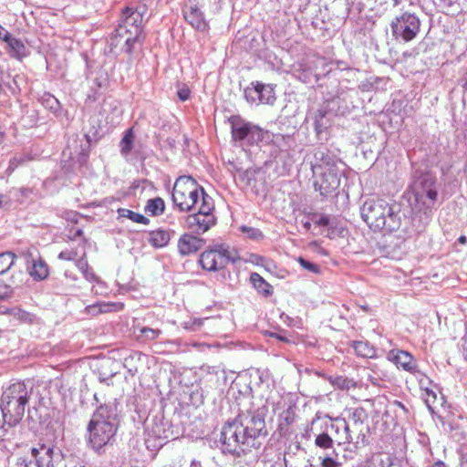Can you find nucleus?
Segmentation results:
<instances>
[{"mask_svg": "<svg viewBox=\"0 0 467 467\" xmlns=\"http://www.w3.org/2000/svg\"><path fill=\"white\" fill-rule=\"evenodd\" d=\"M76 266L81 273H83L85 270H87V268L89 267L85 254L81 258L76 261Z\"/></svg>", "mask_w": 467, "mask_h": 467, "instance_id": "8fccbe9b", "label": "nucleus"}, {"mask_svg": "<svg viewBox=\"0 0 467 467\" xmlns=\"http://www.w3.org/2000/svg\"><path fill=\"white\" fill-rule=\"evenodd\" d=\"M98 305L99 307V312H100V314L118 312L124 308V304L120 302H98Z\"/></svg>", "mask_w": 467, "mask_h": 467, "instance_id": "72a5a7b5", "label": "nucleus"}, {"mask_svg": "<svg viewBox=\"0 0 467 467\" xmlns=\"http://www.w3.org/2000/svg\"><path fill=\"white\" fill-rule=\"evenodd\" d=\"M136 330L139 332L137 337L142 341H152L159 337L161 334V329L150 328L148 327H138Z\"/></svg>", "mask_w": 467, "mask_h": 467, "instance_id": "c756f323", "label": "nucleus"}, {"mask_svg": "<svg viewBox=\"0 0 467 467\" xmlns=\"http://www.w3.org/2000/svg\"><path fill=\"white\" fill-rule=\"evenodd\" d=\"M171 240L170 231L157 229L150 233L149 243L155 248L165 247Z\"/></svg>", "mask_w": 467, "mask_h": 467, "instance_id": "5701e85b", "label": "nucleus"}, {"mask_svg": "<svg viewBox=\"0 0 467 467\" xmlns=\"http://www.w3.org/2000/svg\"><path fill=\"white\" fill-rule=\"evenodd\" d=\"M420 396L429 409L437 401V392L431 386H420Z\"/></svg>", "mask_w": 467, "mask_h": 467, "instance_id": "7c9ffc66", "label": "nucleus"}, {"mask_svg": "<svg viewBox=\"0 0 467 467\" xmlns=\"http://www.w3.org/2000/svg\"><path fill=\"white\" fill-rule=\"evenodd\" d=\"M462 353H463L464 358L467 361V336H465L462 338Z\"/></svg>", "mask_w": 467, "mask_h": 467, "instance_id": "5fc2aeb1", "label": "nucleus"}, {"mask_svg": "<svg viewBox=\"0 0 467 467\" xmlns=\"http://www.w3.org/2000/svg\"><path fill=\"white\" fill-rule=\"evenodd\" d=\"M214 203L210 196H203V201L196 213L190 214L185 219V228L194 234H203L216 223L213 214Z\"/></svg>", "mask_w": 467, "mask_h": 467, "instance_id": "1a4fd4ad", "label": "nucleus"}, {"mask_svg": "<svg viewBox=\"0 0 467 467\" xmlns=\"http://www.w3.org/2000/svg\"><path fill=\"white\" fill-rule=\"evenodd\" d=\"M353 348L356 354L362 358H372L376 356V349L368 342L355 341L353 343Z\"/></svg>", "mask_w": 467, "mask_h": 467, "instance_id": "393cba45", "label": "nucleus"}, {"mask_svg": "<svg viewBox=\"0 0 467 467\" xmlns=\"http://www.w3.org/2000/svg\"><path fill=\"white\" fill-rule=\"evenodd\" d=\"M361 216L370 228L395 232L400 229V222L395 217L383 219L386 213H390L389 202L381 198L368 199L362 205Z\"/></svg>", "mask_w": 467, "mask_h": 467, "instance_id": "39448f33", "label": "nucleus"}, {"mask_svg": "<svg viewBox=\"0 0 467 467\" xmlns=\"http://www.w3.org/2000/svg\"><path fill=\"white\" fill-rule=\"evenodd\" d=\"M241 231L253 240H260L264 237L263 233L257 228L242 226Z\"/></svg>", "mask_w": 467, "mask_h": 467, "instance_id": "58836bf2", "label": "nucleus"}, {"mask_svg": "<svg viewBox=\"0 0 467 467\" xmlns=\"http://www.w3.org/2000/svg\"><path fill=\"white\" fill-rule=\"evenodd\" d=\"M313 172L316 176L315 186L322 195H327L339 187L342 171L330 156L322 153L320 162L313 165Z\"/></svg>", "mask_w": 467, "mask_h": 467, "instance_id": "0eeeda50", "label": "nucleus"}, {"mask_svg": "<svg viewBox=\"0 0 467 467\" xmlns=\"http://www.w3.org/2000/svg\"><path fill=\"white\" fill-rule=\"evenodd\" d=\"M5 425L6 424H0V438L4 437L6 433V429H5Z\"/></svg>", "mask_w": 467, "mask_h": 467, "instance_id": "4d7b16f0", "label": "nucleus"}, {"mask_svg": "<svg viewBox=\"0 0 467 467\" xmlns=\"http://www.w3.org/2000/svg\"><path fill=\"white\" fill-rule=\"evenodd\" d=\"M462 88L464 89H467V73L465 74V77H464V79H463Z\"/></svg>", "mask_w": 467, "mask_h": 467, "instance_id": "e2e57ef3", "label": "nucleus"}, {"mask_svg": "<svg viewBox=\"0 0 467 467\" xmlns=\"http://www.w3.org/2000/svg\"><path fill=\"white\" fill-rule=\"evenodd\" d=\"M134 139H135V135H134L133 129L132 128L128 129L125 131L124 136L119 142L120 153L122 156L126 157L130 153V151L133 148Z\"/></svg>", "mask_w": 467, "mask_h": 467, "instance_id": "a878e982", "label": "nucleus"}, {"mask_svg": "<svg viewBox=\"0 0 467 467\" xmlns=\"http://www.w3.org/2000/svg\"><path fill=\"white\" fill-rule=\"evenodd\" d=\"M185 20L196 30L205 32L209 25L203 17L202 12L197 6H190L184 11Z\"/></svg>", "mask_w": 467, "mask_h": 467, "instance_id": "412c9836", "label": "nucleus"}, {"mask_svg": "<svg viewBox=\"0 0 467 467\" xmlns=\"http://www.w3.org/2000/svg\"><path fill=\"white\" fill-rule=\"evenodd\" d=\"M333 431H334L336 432V434L337 435V442H338V441H339V437H340V435H341V433H342V430H338V431H337V430H333Z\"/></svg>", "mask_w": 467, "mask_h": 467, "instance_id": "0e129e2a", "label": "nucleus"}, {"mask_svg": "<svg viewBox=\"0 0 467 467\" xmlns=\"http://www.w3.org/2000/svg\"><path fill=\"white\" fill-rule=\"evenodd\" d=\"M409 202L417 213L431 210L438 197L436 178L429 172H416L410 185Z\"/></svg>", "mask_w": 467, "mask_h": 467, "instance_id": "f03ea898", "label": "nucleus"}, {"mask_svg": "<svg viewBox=\"0 0 467 467\" xmlns=\"http://www.w3.org/2000/svg\"><path fill=\"white\" fill-rule=\"evenodd\" d=\"M249 261L256 265H265V263H267V260L264 256L255 254L250 255Z\"/></svg>", "mask_w": 467, "mask_h": 467, "instance_id": "09e8293b", "label": "nucleus"}, {"mask_svg": "<svg viewBox=\"0 0 467 467\" xmlns=\"http://www.w3.org/2000/svg\"><path fill=\"white\" fill-rule=\"evenodd\" d=\"M432 467H447L442 462H437Z\"/></svg>", "mask_w": 467, "mask_h": 467, "instance_id": "680f3d73", "label": "nucleus"}, {"mask_svg": "<svg viewBox=\"0 0 467 467\" xmlns=\"http://www.w3.org/2000/svg\"><path fill=\"white\" fill-rule=\"evenodd\" d=\"M221 441L223 452L238 457L258 449L262 443L255 441L254 436L248 434L235 419L223 427Z\"/></svg>", "mask_w": 467, "mask_h": 467, "instance_id": "20e7f679", "label": "nucleus"}, {"mask_svg": "<svg viewBox=\"0 0 467 467\" xmlns=\"http://www.w3.org/2000/svg\"><path fill=\"white\" fill-rule=\"evenodd\" d=\"M250 281L254 288L262 296L267 297L273 294V286L266 282L259 274L252 273Z\"/></svg>", "mask_w": 467, "mask_h": 467, "instance_id": "b1692460", "label": "nucleus"}, {"mask_svg": "<svg viewBox=\"0 0 467 467\" xmlns=\"http://www.w3.org/2000/svg\"><path fill=\"white\" fill-rule=\"evenodd\" d=\"M82 274L88 281H92V282L99 281V277L95 275V273L89 267L87 268V270H85Z\"/></svg>", "mask_w": 467, "mask_h": 467, "instance_id": "3c124183", "label": "nucleus"}, {"mask_svg": "<svg viewBox=\"0 0 467 467\" xmlns=\"http://www.w3.org/2000/svg\"><path fill=\"white\" fill-rule=\"evenodd\" d=\"M16 256L14 253L4 252L0 254V276L7 273L15 265Z\"/></svg>", "mask_w": 467, "mask_h": 467, "instance_id": "c85d7f7f", "label": "nucleus"}, {"mask_svg": "<svg viewBox=\"0 0 467 467\" xmlns=\"http://www.w3.org/2000/svg\"><path fill=\"white\" fill-rule=\"evenodd\" d=\"M78 254L75 250H65L59 253L58 258L66 261L75 260Z\"/></svg>", "mask_w": 467, "mask_h": 467, "instance_id": "49530a36", "label": "nucleus"}, {"mask_svg": "<svg viewBox=\"0 0 467 467\" xmlns=\"http://www.w3.org/2000/svg\"><path fill=\"white\" fill-rule=\"evenodd\" d=\"M460 417L453 415L448 416L441 420V426L444 431L453 432L460 429Z\"/></svg>", "mask_w": 467, "mask_h": 467, "instance_id": "2f4dec72", "label": "nucleus"}, {"mask_svg": "<svg viewBox=\"0 0 467 467\" xmlns=\"http://www.w3.org/2000/svg\"><path fill=\"white\" fill-rule=\"evenodd\" d=\"M331 430H342V433L339 437L338 444H346L350 442H358L359 440L365 438L363 433V425H354L353 423H348L343 418H336L330 426Z\"/></svg>", "mask_w": 467, "mask_h": 467, "instance_id": "2eb2a0df", "label": "nucleus"}, {"mask_svg": "<svg viewBox=\"0 0 467 467\" xmlns=\"http://www.w3.org/2000/svg\"><path fill=\"white\" fill-rule=\"evenodd\" d=\"M146 13L145 4H139L136 7L128 6L122 12L121 22L115 30V37L124 40L123 49L128 54H131L134 45L140 41L143 16Z\"/></svg>", "mask_w": 467, "mask_h": 467, "instance_id": "7ed1b4c3", "label": "nucleus"}, {"mask_svg": "<svg viewBox=\"0 0 467 467\" xmlns=\"http://www.w3.org/2000/svg\"><path fill=\"white\" fill-rule=\"evenodd\" d=\"M311 222L317 226H327L329 224V217L326 214L313 213Z\"/></svg>", "mask_w": 467, "mask_h": 467, "instance_id": "a19ab883", "label": "nucleus"}, {"mask_svg": "<svg viewBox=\"0 0 467 467\" xmlns=\"http://www.w3.org/2000/svg\"><path fill=\"white\" fill-rule=\"evenodd\" d=\"M390 27L395 39L409 42L414 39L420 32V21L414 14L404 12L392 20Z\"/></svg>", "mask_w": 467, "mask_h": 467, "instance_id": "f8f14e48", "label": "nucleus"}, {"mask_svg": "<svg viewBox=\"0 0 467 467\" xmlns=\"http://www.w3.org/2000/svg\"><path fill=\"white\" fill-rule=\"evenodd\" d=\"M31 392L32 387H28L25 381H16L3 392L1 402L27 404Z\"/></svg>", "mask_w": 467, "mask_h": 467, "instance_id": "dca6fc26", "label": "nucleus"}, {"mask_svg": "<svg viewBox=\"0 0 467 467\" xmlns=\"http://www.w3.org/2000/svg\"><path fill=\"white\" fill-rule=\"evenodd\" d=\"M31 454L37 467H64L61 453L53 446L38 444L31 449Z\"/></svg>", "mask_w": 467, "mask_h": 467, "instance_id": "ddd939ff", "label": "nucleus"}, {"mask_svg": "<svg viewBox=\"0 0 467 467\" xmlns=\"http://www.w3.org/2000/svg\"><path fill=\"white\" fill-rule=\"evenodd\" d=\"M321 467H341L342 463L340 462H337L332 457L325 456L321 458Z\"/></svg>", "mask_w": 467, "mask_h": 467, "instance_id": "37998d69", "label": "nucleus"}, {"mask_svg": "<svg viewBox=\"0 0 467 467\" xmlns=\"http://www.w3.org/2000/svg\"><path fill=\"white\" fill-rule=\"evenodd\" d=\"M65 275H66L67 277H71L72 279L76 280V277H75V276H73L72 275H70L68 271H66V272H65Z\"/></svg>", "mask_w": 467, "mask_h": 467, "instance_id": "69168bd1", "label": "nucleus"}, {"mask_svg": "<svg viewBox=\"0 0 467 467\" xmlns=\"http://www.w3.org/2000/svg\"><path fill=\"white\" fill-rule=\"evenodd\" d=\"M26 161V158L25 157H22V156H15L13 157L10 161H9V166L7 168V171L12 172L13 171H15V169H16L19 165H21L22 163H24Z\"/></svg>", "mask_w": 467, "mask_h": 467, "instance_id": "a18cd8bd", "label": "nucleus"}, {"mask_svg": "<svg viewBox=\"0 0 467 467\" xmlns=\"http://www.w3.org/2000/svg\"><path fill=\"white\" fill-rule=\"evenodd\" d=\"M13 294V288L11 285L0 282V300H4L5 298H8Z\"/></svg>", "mask_w": 467, "mask_h": 467, "instance_id": "c03bdc74", "label": "nucleus"}, {"mask_svg": "<svg viewBox=\"0 0 467 467\" xmlns=\"http://www.w3.org/2000/svg\"><path fill=\"white\" fill-rule=\"evenodd\" d=\"M327 112L325 110H318L315 117V129L317 133L323 132L327 129V123H324V119Z\"/></svg>", "mask_w": 467, "mask_h": 467, "instance_id": "4c0bfd02", "label": "nucleus"}, {"mask_svg": "<svg viewBox=\"0 0 467 467\" xmlns=\"http://www.w3.org/2000/svg\"><path fill=\"white\" fill-rule=\"evenodd\" d=\"M209 196L195 180L189 176L179 177L173 186L172 202L181 212H189Z\"/></svg>", "mask_w": 467, "mask_h": 467, "instance_id": "423d86ee", "label": "nucleus"}, {"mask_svg": "<svg viewBox=\"0 0 467 467\" xmlns=\"http://www.w3.org/2000/svg\"><path fill=\"white\" fill-rule=\"evenodd\" d=\"M244 97L250 103L273 104L275 101V88L270 84L253 82L244 89Z\"/></svg>", "mask_w": 467, "mask_h": 467, "instance_id": "4468645a", "label": "nucleus"}, {"mask_svg": "<svg viewBox=\"0 0 467 467\" xmlns=\"http://www.w3.org/2000/svg\"><path fill=\"white\" fill-rule=\"evenodd\" d=\"M165 209L164 201L160 198L150 199L145 206V211L151 216H158L163 213Z\"/></svg>", "mask_w": 467, "mask_h": 467, "instance_id": "bb28decb", "label": "nucleus"}, {"mask_svg": "<svg viewBox=\"0 0 467 467\" xmlns=\"http://www.w3.org/2000/svg\"><path fill=\"white\" fill-rule=\"evenodd\" d=\"M31 257V267L28 269L30 276L36 281L45 280L49 275V268L47 264L40 257H34L31 249H28L26 254Z\"/></svg>", "mask_w": 467, "mask_h": 467, "instance_id": "aec40b11", "label": "nucleus"}, {"mask_svg": "<svg viewBox=\"0 0 467 467\" xmlns=\"http://www.w3.org/2000/svg\"><path fill=\"white\" fill-rule=\"evenodd\" d=\"M10 315L14 319L21 323H32L35 319V316L21 308H13L10 310Z\"/></svg>", "mask_w": 467, "mask_h": 467, "instance_id": "473e14b6", "label": "nucleus"}, {"mask_svg": "<svg viewBox=\"0 0 467 467\" xmlns=\"http://www.w3.org/2000/svg\"><path fill=\"white\" fill-rule=\"evenodd\" d=\"M11 36L12 35L3 26L0 25V40H3L6 43Z\"/></svg>", "mask_w": 467, "mask_h": 467, "instance_id": "864d4df0", "label": "nucleus"}, {"mask_svg": "<svg viewBox=\"0 0 467 467\" xmlns=\"http://www.w3.org/2000/svg\"><path fill=\"white\" fill-rule=\"evenodd\" d=\"M375 461L379 467H392L395 462V457L390 453H379L377 455Z\"/></svg>", "mask_w": 467, "mask_h": 467, "instance_id": "c9c22d12", "label": "nucleus"}, {"mask_svg": "<svg viewBox=\"0 0 467 467\" xmlns=\"http://www.w3.org/2000/svg\"><path fill=\"white\" fill-rule=\"evenodd\" d=\"M237 260L239 256L234 249L226 244H218L207 248L200 254L199 264L205 271L217 272Z\"/></svg>", "mask_w": 467, "mask_h": 467, "instance_id": "6e6552de", "label": "nucleus"}, {"mask_svg": "<svg viewBox=\"0 0 467 467\" xmlns=\"http://www.w3.org/2000/svg\"><path fill=\"white\" fill-rule=\"evenodd\" d=\"M118 431V412L115 404L100 405L88 424V446L98 454L113 445Z\"/></svg>", "mask_w": 467, "mask_h": 467, "instance_id": "f257e3e1", "label": "nucleus"}, {"mask_svg": "<svg viewBox=\"0 0 467 467\" xmlns=\"http://www.w3.org/2000/svg\"><path fill=\"white\" fill-rule=\"evenodd\" d=\"M229 122L233 140L241 142L242 145L252 146L264 140V130L258 126L245 121L240 116H232Z\"/></svg>", "mask_w": 467, "mask_h": 467, "instance_id": "9b49d317", "label": "nucleus"}, {"mask_svg": "<svg viewBox=\"0 0 467 467\" xmlns=\"http://www.w3.org/2000/svg\"><path fill=\"white\" fill-rule=\"evenodd\" d=\"M386 358L398 368H401L412 374L417 371V362L413 356L408 351L401 349H391L387 353Z\"/></svg>", "mask_w": 467, "mask_h": 467, "instance_id": "f3484780", "label": "nucleus"}, {"mask_svg": "<svg viewBox=\"0 0 467 467\" xmlns=\"http://www.w3.org/2000/svg\"><path fill=\"white\" fill-rule=\"evenodd\" d=\"M316 343H317V340H316V339H314L313 341H309L307 344H308L309 346H313V347H314V346H316Z\"/></svg>", "mask_w": 467, "mask_h": 467, "instance_id": "338daca9", "label": "nucleus"}, {"mask_svg": "<svg viewBox=\"0 0 467 467\" xmlns=\"http://www.w3.org/2000/svg\"><path fill=\"white\" fill-rule=\"evenodd\" d=\"M190 467H202V463L199 461L192 460Z\"/></svg>", "mask_w": 467, "mask_h": 467, "instance_id": "13d9d810", "label": "nucleus"}, {"mask_svg": "<svg viewBox=\"0 0 467 467\" xmlns=\"http://www.w3.org/2000/svg\"><path fill=\"white\" fill-rule=\"evenodd\" d=\"M458 243H460L461 244H465L467 243V237L465 235H461L458 238Z\"/></svg>", "mask_w": 467, "mask_h": 467, "instance_id": "bf43d9fd", "label": "nucleus"}, {"mask_svg": "<svg viewBox=\"0 0 467 467\" xmlns=\"http://www.w3.org/2000/svg\"><path fill=\"white\" fill-rule=\"evenodd\" d=\"M4 139V133L2 131H0V142L3 140Z\"/></svg>", "mask_w": 467, "mask_h": 467, "instance_id": "774afa93", "label": "nucleus"}, {"mask_svg": "<svg viewBox=\"0 0 467 467\" xmlns=\"http://www.w3.org/2000/svg\"><path fill=\"white\" fill-rule=\"evenodd\" d=\"M21 402H1V411L3 420L8 427H14L17 425L25 415L26 406Z\"/></svg>", "mask_w": 467, "mask_h": 467, "instance_id": "a211bd4d", "label": "nucleus"}, {"mask_svg": "<svg viewBox=\"0 0 467 467\" xmlns=\"http://www.w3.org/2000/svg\"><path fill=\"white\" fill-rule=\"evenodd\" d=\"M389 208L390 209V213H386L383 215V219H389L390 217H395L400 222V227L401 226V216L400 215V209L395 202H389Z\"/></svg>", "mask_w": 467, "mask_h": 467, "instance_id": "ea45409f", "label": "nucleus"}, {"mask_svg": "<svg viewBox=\"0 0 467 467\" xmlns=\"http://www.w3.org/2000/svg\"><path fill=\"white\" fill-rule=\"evenodd\" d=\"M99 305L97 302L93 305L87 306L85 308V312L88 315L97 316V315L100 314V312H99Z\"/></svg>", "mask_w": 467, "mask_h": 467, "instance_id": "603ef678", "label": "nucleus"}, {"mask_svg": "<svg viewBox=\"0 0 467 467\" xmlns=\"http://www.w3.org/2000/svg\"><path fill=\"white\" fill-rule=\"evenodd\" d=\"M298 263L300 264V265L303 268H305V269H306V270H308V271H310L312 273L317 274L320 271V268H319V266L317 265L313 264V263H311V262H309V261H307V260H306V259H304L302 257L298 258Z\"/></svg>", "mask_w": 467, "mask_h": 467, "instance_id": "79ce46f5", "label": "nucleus"}, {"mask_svg": "<svg viewBox=\"0 0 467 467\" xmlns=\"http://www.w3.org/2000/svg\"><path fill=\"white\" fill-rule=\"evenodd\" d=\"M366 418V411L362 408H356L349 414L347 422L353 423L354 425H363Z\"/></svg>", "mask_w": 467, "mask_h": 467, "instance_id": "f704fd0d", "label": "nucleus"}, {"mask_svg": "<svg viewBox=\"0 0 467 467\" xmlns=\"http://www.w3.org/2000/svg\"><path fill=\"white\" fill-rule=\"evenodd\" d=\"M267 410L265 406L254 407L251 405L245 410H240L235 420L242 424L244 431L254 436L255 441L261 442V440L267 435L265 427V416Z\"/></svg>", "mask_w": 467, "mask_h": 467, "instance_id": "9d476101", "label": "nucleus"}, {"mask_svg": "<svg viewBox=\"0 0 467 467\" xmlns=\"http://www.w3.org/2000/svg\"><path fill=\"white\" fill-rule=\"evenodd\" d=\"M205 244L204 239L192 234H183L178 240L177 247L181 255L186 256L198 252Z\"/></svg>", "mask_w": 467, "mask_h": 467, "instance_id": "6ab92c4d", "label": "nucleus"}, {"mask_svg": "<svg viewBox=\"0 0 467 467\" xmlns=\"http://www.w3.org/2000/svg\"><path fill=\"white\" fill-rule=\"evenodd\" d=\"M317 446L322 449H329L333 446V440L327 433H322L317 436L315 440Z\"/></svg>", "mask_w": 467, "mask_h": 467, "instance_id": "e433bc0d", "label": "nucleus"}, {"mask_svg": "<svg viewBox=\"0 0 467 467\" xmlns=\"http://www.w3.org/2000/svg\"><path fill=\"white\" fill-rule=\"evenodd\" d=\"M7 44V53L10 57L22 60L26 57V47L22 40L14 37L13 36L6 42Z\"/></svg>", "mask_w": 467, "mask_h": 467, "instance_id": "4be33fe9", "label": "nucleus"}, {"mask_svg": "<svg viewBox=\"0 0 467 467\" xmlns=\"http://www.w3.org/2000/svg\"><path fill=\"white\" fill-rule=\"evenodd\" d=\"M311 223H312V222L307 221V222L303 223V226L305 227L306 230L308 231L311 228Z\"/></svg>", "mask_w": 467, "mask_h": 467, "instance_id": "052dcab7", "label": "nucleus"}, {"mask_svg": "<svg viewBox=\"0 0 467 467\" xmlns=\"http://www.w3.org/2000/svg\"><path fill=\"white\" fill-rule=\"evenodd\" d=\"M119 217L120 218H128L130 221L141 223V224H148L150 223V220L145 217L144 215L135 213L131 210L126 209V208H119L117 211Z\"/></svg>", "mask_w": 467, "mask_h": 467, "instance_id": "cd10ccee", "label": "nucleus"}, {"mask_svg": "<svg viewBox=\"0 0 467 467\" xmlns=\"http://www.w3.org/2000/svg\"><path fill=\"white\" fill-rule=\"evenodd\" d=\"M177 95L182 101H186L190 98L191 91L188 87L182 86L178 89Z\"/></svg>", "mask_w": 467, "mask_h": 467, "instance_id": "de8ad7c7", "label": "nucleus"}, {"mask_svg": "<svg viewBox=\"0 0 467 467\" xmlns=\"http://www.w3.org/2000/svg\"><path fill=\"white\" fill-rule=\"evenodd\" d=\"M154 433L158 436L160 439H169V436L163 431V433H161L160 430H154Z\"/></svg>", "mask_w": 467, "mask_h": 467, "instance_id": "6e6d98bb", "label": "nucleus"}]
</instances>
